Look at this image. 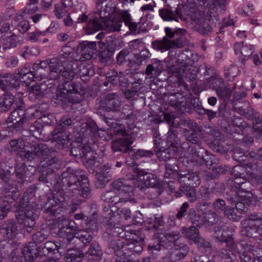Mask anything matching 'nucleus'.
<instances>
[{"label":"nucleus","mask_w":262,"mask_h":262,"mask_svg":"<svg viewBox=\"0 0 262 262\" xmlns=\"http://www.w3.org/2000/svg\"><path fill=\"white\" fill-rule=\"evenodd\" d=\"M35 200L34 191L28 190L24 193L17 206L18 213L15 214V219L28 233L35 227L36 220L40 214V209Z\"/></svg>","instance_id":"obj_1"},{"label":"nucleus","mask_w":262,"mask_h":262,"mask_svg":"<svg viewBox=\"0 0 262 262\" xmlns=\"http://www.w3.org/2000/svg\"><path fill=\"white\" fill-rule=\"evenodd\" d=\"M133 182L124 179H119L111 184L112 189L101 194V200L109 206H115L124 203L128 200L133 193Z\"/></svg>","instance_id":"obj_2"},{"label":"nucleus","mask_w":262,"mask_h":262,"mask_svg":"<svg viewBox=\"0 0 262 262\" xmlns=\"http://www.w3.org/2000/svg\"><path fill=\"white\" fill-rule=\"evenodd\" d=\"M84 93V88L80 82L67 81L57 90L56 96L57 99L62 102L68 101L75 104L80 102Z\"/></svg>","instance_id":"obj_3"},{"label":"nucleus","mask_w":262,"mask_h":262,"mask_svg":"<svg viewBox=\"0 0 262 262\" xmlns=\"http://www.w3.org/2000/svg\"><path fill=\"white\" fill-rule=\"evenodd\" d=\"M211 5L207 8L209 16L199 14L198 15H195L193 18L195 30L203 36H208L212 31V27L210 24V19L213 18L217 19L216 15L217 8L215 2L211 0Z\"/></svg>","instance_id":"obj_4"},{"label":"nucleus","mask_w":262,"mask_h":262,"mask_svg":"<svg viewBox=\"0 0 262 262\" xmlns=\"http://www.w3.org/2000/svg\"><path fill=\"white\" fill-rule=\"evenodd\" d=\"M245 225L241 230L243 236L256 238L262 237V215L260 213H253L249 214L242 221Z\"/></svg>","instance_id":"obj_5"},{"label":"nucleus","mask_w":262,"mask_h":262,"mask_svg":"<svg viewBox=\"0 0 262 262\" xmlns=\"http://www.w3.org/2000/svg\"><path fill=\"white\" fill-rule=\"evenodd\" d=\"M63 189L64 188L58 191H55L52 197H49L43 210L47 217L56 216L64 211L61 203L69 199V196L65 193Z\"/></svg>","instance_id":"obj_6"},{"label":"nucleus","mask_w":262,"mask_h":262,"mask_svg":"<svg viewBox=\"0 0 262 262\" xmlns=\"http://www.w3.org/2000/svg\"><path fill=\"white\" fill-rule=\"evenodd\" d=\"M165 32L166 36L161 40H156L151 42V47L154 50L163 53L172 48L182 47L183 40L182 37L172 39L177 34L169 27L165 28Z\"/></svg>","instance_id":"obj_7"},{"label":"nucleus","mask_w":262,"mask_h":262,"mask_svg":"<svg viewBox=\"0 0 262 262\" xmlns=\"http://www.w3.org/2000/svg\"><path fill=\"white\" fill-rule=\"evenodd\" d=\"M66 70L67 71L64 72V76L67 79H72L79 75L82 81H86L95 73L94 69L92 66L81 64L78 67L76 61H70Z\"/></svg>","instance_id":"obj_8"},{"label":"nucleus","mask_w":262,"mask_h":262,"mask_svg":"<svg viewBox=\"0 0 262 262\" xmlns=\"http://www.w3.org/2000/svg\"><path fill=\"white\" fill-rule=\"evenodd\" d=\"M74 124L73 120L69 116H63L59 120L55 129L52 132V141L61 146L67 144L69 143V136L65 132Z\"/></svg>","instance_id":"obj_9"},{"label":"nucleus","mask_w":262,"mask_h":262,"mask_svg":"<svg viewBox=\"0 0 262 262\" xmlns=\"http://www.w3.org/2000/svg\"><path fill=\"white\" fill-rule=\"evenodd\" d=\"M80 174H84V171H79V170L74 171L71 168L64 171L61 174V183L62 187L69 192L75 193L74 191L77 190L80 185L81 178L79 175Z\"/></svg>","instance_id":"obj_10"},{"label":"nucleus","mask_w":262,"mask_h":262,"mask_svg":"<svg viewBox=\"0 0 262 262\" xmlns=\"http://www.w3.org/2000/svg\"><path fill=\"white\" fill-rule=\"evenodd\" d=\"M71 152L76 158L81 159L83 164L88 168L93 169L98 165L95 160L94 152L88 146L82 144L74 146L71 148Z\"/></svg>","instance_id":"obj_11"},{"label":"nucleus","mask_w":262,"mask_h":262,"mask_svg":"<svg viewBox=\"0 0 262 262\" xmlns=\"http://www.w3.org/2000/svg\"><path fill=\"white\" fill-rule=\"evenodd\" d=\"M249 189L248 187L244 188L242 186L237 190L236 188L230 190L227 195V200L232 204L237 201H243L248 206L252 205L255 202V198Z\"/></svg>","instance_id":"obj_12"},{"label":"nucleus","mask_w":262,"mask_h":262,"mask_svg":"<svg viewBox=\"0 0 262 262\" xmlns=\"http://www.w3.org/2000/svg\"><path fill=\"white\" fill-rule=\"evenodd\" d=\"M29 147L31 150L25 152L23 155V158L28 161H32L38 158L40 160L47 156V154L50 151L52 147H50L47 144L43 143H34V140H31Z\"/></svg>","instance_id":"obj_13"},{"label":"nucleus","mask_w":262,"mask_h":262,"mask_svg":"<svg viewBox=\"0 0 262 262\" xmlns=\"http://www.w3.org/2000/svg\"><path fill=\"white\" fill-rule=\"evenodd\" d=\"M76 51L77 55L74 57L76 61L88 60L97 52L96 42L83 41L78 45Z\"/></svg>","instance_id":"obj_14"},{"label":"nucleus","mask_w":262,"mask_h":262,"mask_svg":"<svg viewBox=\"0 0 262 262\" xmlns=\"http://www.w3.org/2000/svg\"><path fill=\"white\" fill-rule=\"evenodd\" d=\"M17 251L16 243L11 241L0 245V260L10 259L13 262H22V257H16Z\"/></svg>","instance_id":"obj_15"},{"label":"nucleus","mask_w":262,"mask_h":262,"mask_svg":"<svg viewBox=\"0 0 262 262\" xmlns=\"http://www.w3.org/2000/svg\"><path fill=\"white\" fill-rule=\"evenodd\" d=\"M20 86V81L15 75L0 73V89L5 92L13 90Z\"/></svg>","instance_id":"obj_16"},{"label":"nucleus","mask_w":262,"mask_h":262,"mask_svg":"<svg viewBox=\"0 0 262 262\" xmlns=\"http://www.w3.org/2000/svg\"><path fill=\"white\" fill-rule=\"evenodd\" d=\"M164 118L170 126L169 132L167 133V142L170 146H174L179 144L180 142L178 137V131L176 129L179 126V123L168 114H165Z\"/></svg>","instance_id":"obj_17"},{"label":"nucleus","mask_w":262,"mask_h":262,"mask_svg":"<svg viewBox=\"0 0 262 262\" xmlns=\"http://www.w3.org/2000/svg\"><path fill=\"white\" fill-rule=\"evenodd\" d=\"M50 70L49 75H53L54 78H58L61 75L64 78V73L67 71V68L69 67L70 62L62 60L61 58H54L48 61Z\"/></svg>","instance_id":"obj_18"},{"label":"nucleus","mask_w":262,"mask_h":262,"mask_svg":"<svg viewBox=\"0 0 262 262\" xmlns=\"http://www.w3.org/2000/svg\"><path fill=\"white\" fill-rule=\"evenodd\" d=\"M135 138L134 135H127L126 137L117 139L112 144V148L114 151H121L130 154L133 151L130 145L133 143Z\"/></svg>","instance_id":"obj_19"},{"label":"nucleus","mask_w":262,"mask_h":262,"mask_svg":"<svg viewBox=\"0 0 262 262\" xmlns=\"http://www.w3.org/2000/svg\"><path fill=\"white\" fill-rule=\"evenodd\" d=\"M0 233L6 239L14 238L18 233V226L15 221L11 219L4 222L0 226Z\"/></svg>","instance_id":"obj_20"},{"label":"nucleus","mask_w":262,"mask_h":262,"mask_svg":"<svg viewBox=\"0 0 262 262\" xmlns=\"http://www.w3.org/2000/svg\"><path fill=\"white\" fill-rule=\"evenodd\" d=\"M58 152L53 148L40 161V165L43 167H51L52 170L61 167V161L59 159Z\"/></svg>","instance_id":"obj_21"},{"label":"nucleus","mask_w":262,"mask_h":262,"mask_svg":"<svg viewBox=\"0 0 262 262\" xmlns=\"http://www.w3.org/2000/svg\"><path fill=\"white\" fill-rule=\"evenodd\" d=\"M132 170L139 176H143L144 183H141L140 187L142 185L144 186H148L150 187L162 186L161 181L155 174L150 173H144L143 170L140 169L139 168L133 167Z\"/></svg>","instance_id":"obj_22"},{"label":"nucleus","mask_w":262,"mask_h":262,"mask_svg":"<svg viewBox=\"0 0 262 262\" xmlns=\"http://www.w3.org/2000/svg\"><path fill=\"white\" fill-rule=\"evenodd\" d=\"M21 257L27 261L32 262L35 260L39 256V248L34 243L28 242L21 248Z\"/></svg>","instance_id":"obj_23"},{"label":"nucleus","mask_w":262,"mask_h":262,"mask_svg":"<svg viewBox=\"0 0 262 262\" xmlns=\"http://www.w3.org/2000/svg\"><path fill=\"white\" fill-rule=\"evenodd\" d=\"M100 17H95L93 19H90L87 25L85 27V32L86 34L90 35L95 33L104 28V18L109 16V13L106 15L105 14L102 16V11L100 12Z\"/></svg>","instance_id":"obj_24"},{"label":"nucleus","mask_w":262,"mask_h":262,"mask_svg":"<svg viewBox=\"0 0 262 262\" xmlns=\"http://www.w3.org/2000/svg\"><path fill=\"white\" fill-rule=\"evenodd\" d=\"M241 171H243V168L241 166H236L232 169V174L235 176L233 181L234 186H231V190L234 188L237 190L242 186L245 188L250 186V183L246 181L245 175L243 173H241Z\"/></svg>","instance_id":"obj_25"},{"label":"nucleus","mask_w":262,"mask_h":262,"mask_svg":"<svg viewBox=\"0 0 262 262\" xmlns=\"http://www.w3.org/2000/svg\"><path fill=\"white\" fill-rule=\"evenodd\" d=\"M213 83L215 84L213 87L216 90L217 96L223 99L224 102H227L230 98L231 91L226 86L222 79H215Z\"/></svg>","instance_id":"obj_26"},{"label":"nucleus","mask_w":262,"mask_h":262,"mask_svg":"<svg viewBox=\"0 0 262 262\" xmlns=\"http://www.w3.org/2000/svg\"><path fill=\"white\" fill-rule=\"evenodd\" d=\"M234 51L236 54L240 55V59L244 63L254 52L253 47L251 45H244L243 42H236L234 44Z\"/></svg>","instance_id":"obj_27"},{"label":"nucleus","mask_w":262,"mask_h":262,"mask_svg":"<svg viewBox=\"0 0 262 262\" xmlns=\"http://www.w3.org/2000/svg\"><path fill=\"white\" fill-rule=\"evenodd\" d=\"M33 69L35 78H48L50 73L48 60L40 61L39 63H35Z\"/></svg>","instance_id":"obj_28"},{"label":"nucleus","mask_w":262,"mask_h":262,"mask_svg":"<svg viewBox=\"0 0 262 262\" xmlns=\"http://www.w3.org/2000/svg\"><path fill=\"white\" fill-rule=\"evenodd\" d=\"M178 180L183 185L192 187H198L201 183V179L199 174L196 172H191L185 174H178Z\"/></svg>","instance_id":"obj_29"},{"label":"nucleus","mask_w":262,"mask_h":262,"mask_svg":"<svg viewBox=\"0 0 262 262\" xmlns=\"http://www.w3.org/2000/svg\"><path fill=\"white\" fill-rule=\"evenodd\" d=\"M102 107L105 108L107 111H117V108L120 105V101L117 94L110 93L106 95Z\"/></svg>","instance_id":"obj_30"},{"label":"nucleus","mask_w":262,"mask_h":262,"mask_svg":"<svg viewBox=\"0 0 262 262\" xmlns=\"http://www.w3.org/2000/svg\"><path fill=\"white\" fill-rule=\"evenodd\" d=\"M60 247L59 242L47 241L43 245L38 247L39 254L40 256H48L50 254H55L59 251Z\"/></svg>","instance_id":"obj_31"},{"label":"nucleus","mask_w":262,"mask_h":262,"mask_svg":"<svg viewBox=\"0 0 262 262\" xmlns=\"http://www.w3.org/2000/svg\"><path fill=\"white\" fill-rule=\"evenodd\" d=\"M163 71V64L162 61L155 60L146 66L145 73L150 78L157 77Z\"/></svg>","instance_id":"obj_32"},{"label":"nucleus","mask_w":262,"mask_h":262,"mask_svg":"<svg viewBox=\"0 0 262 262\" xmlns=\"http://www.w3.org/2000/svg\"><path fill=\"white\" fill-rule=\"evenodd\" d=\"M79 177L81 178L80 185L78 189L74 191V193H77L83 198H87L91 192L88 179L84 174H80Z\"/></svg>","instance_id":"obj_33"},{"label":"nucleus","mask_w":262,"mask_h":262,"mask_svg":"<svg viewBox=\"0 0 262 262\" xmlns=\"http://www.w3.org/2000/svg\"><path fill=\"white\" fill-rule=\"evenodd\" d=\"M31 117L24 107L19 106L11 113L8 119L9 122H12L14 120H18L21 121H26L27 120L31 118Z\"/></svg>","instance_id":"obj_34"},{"label":"nucleus","mask_w":262,"mask_h":262,"mask_svg":"<svg viewBox=\"0 0 262 262\" xmlns=\"http://www.w3.org/2000/svg\"><path fill=\"white\" fill-rule=\"evenodd\" d=\"M126 124H127L128 126L126 128L124 125L119 123H117V121L115 122V124L114 126L112 127V132L115 135H122L124 137H126L127 135H134L132 132V129L134 127V124L129 123L128 122H126Z\"/></svg>","instance_id":"obj_35"},{"label":"nucleus","mask_w":262,"mask_h":262,"mask_svg":"<svg viewBox=\"0 0 262 262\" xmlns=\"http://www.w3.org/2000/svg\"><path fill=\"white\" fill-rule=\"evenodd\" d=\"M138 233L137 236L133 237V241L127 243L128 248L136 253H139L142 251L144 245V237L141 233Z\"/></svg>","instance_id":"obj_36"},{"label":"nucleus","mask_w":262,"mask_h":262,"mask_svg":"<svg viewBox=\"0 0 262 262\" xmlns=\"http://www.w3.org/2000/svg\"><path fill=\"white\" fill-rule=\"evenodd\" d=\"M190 130L191 132H190V130L186 129L185 132L184 133L186 140L192 144L200 145L201 142L199 138L201 133L200 127L199 126Z\"/></svg>","instance_id":"obj_37"},{"label":"nucleus","mask_w":262,"mask_h":262,"mask_svg":"<svg viewBox=\"0 0 262 262\" xmlns=\"http://www.w3.org/2000/svg\"><path fill=\"white\" fill-rule=\"evenodd\" d=\"M0 42L4 49H9L16 47L19 43V40L17 36L13 33L9 36L3 35L0 38Z\"/></svg>","instance_id":"obj_38"},{"label":"nucleus","mask_w":262,"mask_h":262,"mask_svg":"<svg viewBox=\"0 0 262 262\" xmlns=\"http://www.w3.org/2000/svg\"><path fill=\"white\" fill-rule=\"evenodd\" d=\"M80 127L79 132L83 136H91L98 129L96 122L93 120L83 123Z\"/></svg>","instance_id":"obj_39"},{"label":"nucleus","mask_w":262,"mask_h":262,"mask_svg":"<svg viewBox=\"0 0 262 262\" xmlns=\"http://www.w3.org/2000/svg\"><path fill=\"white\" fill-rule=\"evenodd\" d=\"M243 251L239 253L241 262H256L251 251V244L247 242H243L241 244Z\"/></svg>","instance_id":"obj_40"},{"label":"nucleus","mask_w":262,"mask_h":262,"mask_svg":"<svg viewBox=\"0 0 262 262\" xmlns=\"http://www.w3.org/2000/svg\"><path fill=\"white\" fill-rule=\"evenodd\" d=\"M104 18V28L103 30L108 32L119 31L122 26L123 21V19L115 18L106 20Z\"/></svg>","instance_id":"obj_41"},{"label":"nucleus","mask_w":262,"mask_h":262,"mask_svg":"<svg viewBox=\"0 0 262 262\" xmlns=\"http://www.w3.org/2000/svg\"><path fill=\"white\" fill-rule=\"evenodd\" d=\"M84 256L85 255L79 248H71L68 250L66 258L67 262H79L82 261Z\"/></svg>","instance_id":"obj_42"},{"label":"nucleus","mask_w":262,"mask_h":262,"mask_svg":"<svg viewBox=\"0 0 262 262\" xmlns=\"http://www.w3.org/2000/svg\"><path fill=\"white\" fill-rule=\"evenodd\" d=\"M159 15L161 18L165 21L174 20L179 21L178 16L180 15L179 10L176 9L174 13L170 9L168 8H163L159 10Z\"/></svg>","instance_id":"obj_43"},{"label":"nucleus","mask_w":262,"mask_h":262,"mask_svg":"<svg viewBox=\"0 0 262 262\" xmlns=\"http://www.w3.org/2000/svg\"><path fill=\"white\" fill-rule=\"evenodd\" d=\"M21 185H17V183L14 182L11 186H9L10 188L5 193V197L8 201L11 199L15 201L19 198L21 190Z\"/></svg>","instance_id":"obj_44"},{"label":"nucleus","mask_w":262,"mask_h":262,"mask_svg":"<svg viewBox=\"0 0 262 262\" xmlns=\"http://www.w3.org/2000/svg\"><path fill=\"white\" fill-rule=\"evenodd\" d=\"M17 183L22 185L26 181L29 173L28 168L24 164L17 165L15 169Z\"/></svg>","instance_id":"obj_45"},{"label":"nucleus","mask_w":262,"mask_h":262,"mask_svg":"<svg viewBox=\"0 0 262 262\" xmlns=\"http://www.w3.org/2000/svg\"><path fill=\"white\" fill-rule=\"evenodd\" d=\"M14 172L12 168L6 166L0 168V179L8 186H11L15 182L12 177Z\"/></svg>","instance_id":"obj_46"},{"label":"nucleus","mask_w":262,"mask_h":262,"mask_svg":"<svg viewBox=\"0 0 262 262\" xmlns=\"http://www.w3.org/2000/svg\"><path fill=\"white\" fill-rule=\"evenodd\" d=\"M138 187L140 190L147 193V197L150 200L157 199L163 191L162 186L148 188L145 186H142V185L140 187V185H139Z\"/></svg>","instance_id":"obj_47"},{"label":"nucleus","mask_w":262,"mask_h":262,"mask_svg":"<svg viewBox=\"0 0 262 262\" xmlns=\"http://www.w3.org/2000/svg\"><path fill=\"white\" fill-rule=\"evenodd\" d=\"M122 17L125 25L128 27L130 31L132 33L139 34L140 33V24L133 22L129 13L126 12H124L122 14Z\"/></svg>","instance_id":"obj_48"},{"label":"nucleus","mask_w":262,"mask_h":262,"mask_svg":"<svg viewBox=\"0 0 262 262\" xmlns=\"http://www.w3.org/2000/svg\"><path fill=\"white\" fill-rule=\"evenodd\" d=\"M31 137L30 138H25L24 139H17L12 140L10 142V146L11 150L18 151L24 149L25 147H29Z\"/></svg>","instance_id":"obj_49"},{"label":"nucleus","mask_w":262,"mask_h":262,"mask_svg":"<svg viewBox=\"0 0 262 262\" xmlns=\"http://www.w3.org/2000/svg\"><path fill=\"white\" fill-rule=\"evenodd\" d=\"M14 102V97L10 94H6L0 98V111L6 112L9 110Z\"/></svg>","instance_id":"obj_50"},{"label":"nucleus","mask_w":262,"mask_h":262,"mask_svg":"<svg viewBox=\"0 0 262 262\" xmlns=\"http://www.w3.org/2000/svg\"><path fill=\"white\" fill-rule=\"evenodd\" d=\"M194 187L183 184L179 187L180 190L185 194L189 199V201L192 203L195 202L198 200Z\"/></svg>","instance_id":"obj_51"},{"label":"nucleus","mask_w":262,"mask_h":262,"mask_svg":"<svg viewBox=\"0 0 262 262\" xmlns=\"http://www.w3.org/2000/svg\"><path fill=\"white\" fill-rule=\"evenodd\" d=\"M102 254L101 249L98 243L96 241L91 243L90 247L85 254V257H89L90 256L92 258H97L101 256Z\"/></svg>","instance_id":"obj_52"},{"label":"nucleus","mask_w":262,"mask_h":262,"mask_svg":"<svg viewBox=\"0 0 262 262\" xmlns=\"http://www.w3.org/2000/svg\"><path fill=\"white\" fill-rule=\"evenodd\" d=\"M17 74L20 78L24 79V81L27 83L29 82L27 81V80H29V81L34 80L35 77L33 71H31L28 67H25L18 69Z\"/></svg>","instance_id":"obj_53"},{"label":"nucleus","mask_w":262,"mask_h":262,"mask_svg":"<svg viewBox=\"0 0 262 262\" xmlns=\"http://www.w3.org/2000/svg\"><path fill=\"white\" fill-rule=\"evenodd\" d=\"M182 233L184 236L187 238L193 241L194 242L198 240L199 232L198 229L194 226L190 227L188 228H183Z\"/></svg>","instance_id":"obj_54"},{"label":"nucleus","mask_w":262,"mask_h":262,"mask_svg":"<svg viewBox=\"0 0 262 262\" xmlns=\"http://www.w3.org/2000/svg\"><path fill=\"white\" fill-rule=\"evenodd\" d=\"M150 57V53L147 49L142 50L135 55V62L138 65L146 63Z\"/></svg>","instance_id":"obj_55"},{"label":"nucleus","mask_w":262,"mask_h":262,"mask_svg":"<svg viewBox=\"0 0 262 262\" xmlns=\"http://www.w3.org/2000/svg\"><path fill=\"white\" fill-rule=\"evenodd\" d=\"M226 227L227 229L224 230V232L223 233V238L220 239L219 241L225 242L227 245L229 243L230 245H233V247H234V244L232 241V235L233 232L234 231V228L232 226H229L226 224Z\"/></svg>","instance_id":"obj_56"},{"label":"nucleus","mask_w":262,"mask_h":262,"mask_svg":"<svg viewBox=\"0 0 262 262\" xmlns=\"http://www.w3.org/2000/svg\"><path fill=\"white\" fill-rule=\"evenodd\" d=\"M117 113L121 119L128 120L130 123H134L132 121L134 117L133 111L129 105H124L122 108V111L117 112Z\"/></svg>","instance_id":"obj_57"},{"label":"nucleus","mask_w":262,"mask_h":262,"mask_svg":"<svg viewBox=\"0 0 262 262\" xmlns=\"http://www.w3.org/2000/svg\"><path fill=\"white\" fill-rule=\"evenodd\" d=\"M49 236V232L45 229H41L36 231L32 235V243H34L36 245L39 244L48 238Z\"/></svg>","instance_id":"obj_58"},{"label":"nucleus","mask_w":262,"mask_h":262,"mask_svg":"<svg viewBox=\"0 0 262 262\" xmlns=\"http://www.w3.org/2000/svg\"><path fill=\"white\" fill-rule=\"evenodd\" d=\"M224 214L228 219L234 221H238L242 218L241 213L237 211L235 207L228 206Z\"/></svg>","instance_id":"obj_59"},{"label":"nucleus","mask_w":262,"mask_h":262,"mask_svg":"<svg viewBox=\"0 0 262 262\" xmlns=\"http://www.w3.org/2000/svg\"><path fill=\"white\" fill-rule=\"evenodd\" d=\"M110 170V166L108 164L101 165L99 168V179L104 183L107 182L111 177Z\"/></svg>","instance_id":"obj_60"},{"label":"nucleus","mask_w":262,"mask_h":262,"mask_svg":"<svg viewBox=\"0 0 262 262\" xmlns=\"http://www.w3.org/2000/svg\"><path fill=\"white\" fill-rule=\"evenodd\" d=\"M250 158L253 159L251 161H249L246 163L248 168L251 169V173L254 174L252 168L249 166V164L253 162L254 161H257L262 163V147H259L255 150H252L249 152Z\"/></svg>","instance_id":"obj_61"},{"label":"nucleus","mask_w":262,"mask_h":262,"mask_svg":"<svg viewBox=\"0 0 262 262\" xmlns=\"http://www.w3.org/2000/svg\"><path fill=\"white\" fill-rule=\"evenodd\" d=\"M167 70L169 73L177 77L178 80L180 84L184 83L182 78V73L179 70L178 68L170 62H168L167 65Z\"/></svg>","instance_id":"obj_62"},{"label":"nucleus","mask_w":262,"mask_h":262,"mask_svg":"<svg viewBox=\"0 0 262 262\" xmlns=\"http://www.w3.org/2000/svg\"><path fill=\"white\" fill-rule=\"evenodd\" d=\"M157 156L161 161H167L169 160L174 155L173 151H172L170 148L160 149L157 152Z\"/></svg>","instance_id":"obj_63"},{"label":"nucleus","mask_w":262,"mask_h":262,"mask_svg":"<svg viewBox=\"0 0 262 262\" xmlns=\"http://www.w3.org/2000/svg\"><path fill=\"white\" fill-rule=\"evenodd\" d=\"M254 135L257 140H262V116H258L255 119Z\"/></svg>","instance_id":"obj_64"}]
</instances>
